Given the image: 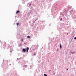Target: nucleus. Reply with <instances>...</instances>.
Returning a JSON list of instances; mask_svg holds the SVG:
<instances>
[{"instance_id": "obj_1", "label": "nucleus", "mask_w": 76, "mask_h": 76, "mask_svg": "<svg viewBox=\"0 0 76 76\" xmlns=\"http://www.w3.org/2000/svg\"><path fill=\"white\" fill-rule=\"evenodd\" d=\"M72 9V7L71 6H69V5L68 7L66 8V10H64L63 12L64 14H67V12L69 11V10H70Z\"/></svg>"}, {"instance_id": "obj_2", "label": "nucleus", "mask_w": 76, "mask_h": 76, "mask_svg": "<svg viewBox=\"0 0 76 76\" xmlns=\"http://www.w3.org/2000/svg\"><path fill=\"white\" fill-rule=\"evenodd\" d=\"M6 46V42H3L2 44V47L3 48L5 49V47Z\"/></svg>"}, {"instance_id": "obj_3", "label": "nucleus", "mask_w": 76, "mask_h": 76, "mask_svg": "<svg viewBox=\"0 0 76 76\" xmlns=\"http://www.w3.org/2000/svg\"><path fill=\"white\" fill-rule=\"evenodd\" d=\"M22 53H25V52L26 51V49L25 48H23L22 49Z\"/></svg>"}, {"instance_id": "obj_4", "label": "nucleus", "mask_w": 76, "mask_h": 76, "mask_svg": "<svg viewBox=\"0 0 76 76\" xmlns=\"http://www.w3.org/2000/svg\"><path fill=\"white\" fill-rule=\"evenodd\" d=\"M45 27V26L44 25H43V26H42V27H40V29H44V28Z\"/></svg>"}, {"instance_id": "obj_5", "label": "nucleus", "mask_w": 76, "mask_h": 76, "mask_svg": "<svg viewBox=\"0 0 76 76\" xmlns=\"http://www.w3.org/2000/svg\"><path fill=\"white\" fill-rule=\"evenodd\" d=\"M75 53H76V52L75 51L72 52V50H71L70 51V53L71 54H75Z\"/></svg>"}, {"instance_id": "obj_6", "label": "nucleus", "mask_w": 76, "mask_h": 76, "mask_svg": "<svg viewBox=\"0 0 76 76\" xmlns=\"http://www.w3.org/2000/svg\"><path fill=\"white\" fill-rule=\"evenodd\" d=\"M73 18L74 19L75 21H76V15H75L74 16Z\"/></svg>"}, {"instance_id": "obj_7", "label": "nucleus", "mask_w": 76, "mask_h": 76, "mask_svg": "<svg viewBox=\"0 0 76 76\" xmlns=\"http://www.w3.org/2000/svg\"><path fill=\"white\" fill-rule=\"evenodd\" d=\"M29 50V48L28 47H27L26 48V51L27 53H28V50Z\"/></svg>"}, {"instance_id": "obj_8", "label": "nucleus", "mask_w": 76, "mask_h": 76, "mask_svg": "<svg viewBox=\"0 0 76 76\" xmlns=\"http://www.w3.org/2000/svg\"><path fill=\"white\" fill-rule=\"evenodd\" d=\"M74 10H73V9H72L71 10H70L69 11L70 13H72V12H74Z\"/></svg>"}, {"instance_id": "obj_9", "label": "nucleus", "mask_w": 76, "mask_h": 76, "mask_svg": "<svg viewBox=\"0 0 76 76\" xmlns=\"http://www.w3.org/2000/svg\"><path fill=\"white\" fill-rule=\"evenodd\" d=\"M57 28L58 30V31H60L61 30V28H60V27H57Z\"/></svg>"}, {"instance_id": "obj_10", "label": "nucleus", "mask_w": 76, "mask_h": 76, "mask_svg": "<svg viewBox=\"0 0 76 76\" xmlns=\"http://www.w3.org/2000/svg\"><path fill=\"white\" fill-rule=\"evenodd\" d=\"M29 4L28 7H30L31 6V5L32 4V3H29L28 4V5Z\"/></svg>"}, {"instance_id": "obj_11", "label": "nucleus", "mask_w": 76, "mask_h": 76, "mask_svg": "<svg viewBox=\"0 0 76 76\" xmlns=\"http://www.w3.org/2000/svg\"><path fill=\"white\" fill-rule=\"evenodd\" d=\"M59 48H60V49H61V48H62V46H61V44L60 45Z\"/></svg>"}, {"instance_id": "obj_12", "label": "nucleus", "mask_w": 76, "mask_h": 76, "mask_svg": "<svg viewBox=\"0 0 76 76\" xmlns=\"http://www.w3.org/2000/svg\"><path fill=\"white\" fill-rule=\"evenodd\" d=\"M20 13V11L19 10L17 11L16 12L17 14V13Z\"/></svg>"}, {"instance_id": "obj_13", "label": "nucleus", "mask_w": 76, "mask_h": 76, "mask_svg": "<svg viewBox=\"0 0 76 76\" xmlns=\"http://www.w3.org/2000/svg\"><path fill=\"white\" fill-rule=\"evenodd\" d=\"M32 12V10H30V12H29L30 13H31Z\"/></svg>"}, {"instance_id": "obj_14", "label": "nucleus", "mask_w": 76, "mask_h": 76, "mask_svg": "<svg viewBox=\"0 0 76 76\" xmlns=\"http://www.w3.org/2000/svg\"><path fill=\"white\" fill-rule=\"evenodd\" d=\"M21 7V6L20 5H19L18 6V9L19 10L20 8Z\"/></svg>"}, {"instance_id": "obj_15", "label": "nucleus", "mask_w": 76, "mask_h": 76, "mask_svg": "<svg viewBox=\"0 0 76 76\" xmlns=\"http://www.w3.org/2000/svg\"><path fill=\"white\" fill-rule=\"evenodd\" d=\"M35 35H37L38 34V33L37 32H35L34 33Z\"/></svg>"}, {"instance_id": "obj_16", "label": "nucleus", "mask_w": 76, "mask_h": 76, "mask_svg": "<svg viewBox=\"0 0 76 76\" xmlns=\"http://www.w3.org/2000/svg\"><path fill=\"white\" fill-rule=\"evenodd\" d=\"M55 7V10H56V9H57V7Z\"/></svg>"}, {"instance_id": "obj_17", "label": "nucleus", "mask_w": 76, "mask_h": 76, "mask_svg": "<svg viewBox=\"0 0 76 76\" xmlns=\"http://www.w3.org/2000/svg\"><path fill=\"white\" fill-rule=\"evenodd\" d=\"M39 45H36V47H37V49H38V47H39Z\"/></svg>"}, {"instance_id": "obj_18", "label": "nucleus", "mask_w": 76, "mask_h": 76, "mask_svg": "<svg viewBox=\"0 0 76 76\" xmlns=\"http://www.w3.org/2000/svg\"><path fill=\"white\" fill-rule=\"evenodd\" d=\"M17 26H18L19 25V22L18 23H16Z\"/></svg>"}, {"instance_id": "obj_19", "label": "nucleus", "mask_w": 76, "mask_h": 76, "mask_svg": "<svg viewBox=\"0 0 76 76\" xmlns=\"http://www.w3.org/2000/svg\"><path fill=\"white\" fill-rule=\"evenodd\" d=\"M27 38H31V37H30V36H27Z\"/></svg>"}, {"instance_id": "obj_20", "label": "nucleus", "mask_w": 76, "mask_h": 76, "mask_svg": "<svg viewBox=\"0 0 76 76\" xmlns=\"http://www.w3.org/2000/svg\"><path fill=\"white\" fill-rule=\"evenodd\" d=\"M23 67H27V65H25L23 66Z\"/></svg>"}, {"instance_id": "obj_21", "label": "nucleus", "mask_w": 76, "mask_h": 76, "mask_svg": "<svg viewBox=\"0 0 76 76\" xmlns=\"http://www.w3.org/2000/svg\"><path fill=\"white\" fill-rule=\"evenodd\" d=\"M59 50V49H58V48L56 50L57 52H58V51Z\"/></svg>"}, {"instance_id": "obj_22", "label": "nucleus", "mask_w": 76, "mask_h": 76, "mask_svg": "<svg viewBox=\"0 0 76 76\" xmlns=\"http://www.w3.org/2000/svg\"><path fill=\"white\" fill-rule=\"evenodd\" d=\"M10 60H8L7 61L8 63H10Z\"/></svg>"}, {"instance_id": "obj_23", "label": "nucleus", "mask_w": 76, "mask_h": 76, "mask_svg": "<svg viewBox=\"0 0 76 76\" xmlns=\"http://www.w3.org/2000/svg\"><path fill=\"white\" fill-rule=\"evenodd\" d=\"M35 47V45H32L31 47V48H33V47Z\"/></svg>"}, {"instance_id": "obj_24", "label": "nucleus", "mask_w": 76, "mask_h": 76, "mask_svg": "<svg viewBox=\"0 0 76 76\" xmlns=\"http://www.w3.org/2000/svg\"><path fill=\"white\" fill-rule=\"evenodd\" d=\"M60 21H62L63 20V18H60Z\"/></svg>"}, {"instance_id": "obj_25", "label": "nucleus", "mask_w": 76, "mask_h": 76, "mask_svg": "<svg viewBox=\"0 0 76 76\" xmlns=\"http://www.w3.org/2000/svg\"><path fill=\"white\" fill-rule=\"evenodd\" d=\"M34 56H36V55H37V53H34L33 54Z\"/></svg>"}, {"instance_id": "obj_26", "label": "nucleus", "mask_w": 76, "mask_h": 76, "mask_svg": "<svg viewBox=\"0 0 76 76\" xmlns=\"http://www.w3.org/2000/svg\"><path fill=\"white\" fill-rule=\"evenodd\" d=\"M44 76H47V74H44Z\"/></svg>"}, {"instance_id": "obj_27", "label": "nucleus", "mask_w": 76, "mask_h": 76, "mask_svg": "<svg viewBox=\"0 0 76 76\" xmlns=\"http://www.w3.org/2000/svg\"><path fill=\"white\" fill-rule=\"evenodd\" d=\"M21 41H22V42H23V38L21 39Z\"/></svg>"}, {"instance_id": "obj_28", "label": "nucleus", "mask_w": 76, "mask_h": 76, "mask_svg": "<svg viewBox=\"0 0 76 76\" xmlns=\"http://www.w3.org/2000/svg\"><path fill=\"white\" fill-rule=\"evenodd\" d=\"M21 59V58H17V61H18V60H19V59Z\"/></svg>"}, {"instance_id": "obj_29", "label": "nucleus", "mask_w": 76, "mask_h": 76, "mask_svg": "<svg viewBox=\"0 0 76 76\" xmlns=\"http://www.w3.org/2000/svg\"><path fill=\"white\" fill-rule=\"evenodd\" d=\"M56 74V73L54 72V71H53V75H54Z\"/></svg>"}, {"instance_id": "obj_30", "label": "nucleus", "mask_w": 76, "mask_h": 76, "mask_svg": "<svg viewBox=\"0 0 76 76\" xmlns=\"http://www.w3.org/2000/svg\"><path fill=\"white\" fill-rule=\"evenodd\" d=\"M74 39H75L76 40V37L74 38Z\"/></svg>"}, {"instance_id": "obj_31", "label": "nucleus", "mask_w": 76, "mask_h": 76, "mask_svg": "<svg viewBox=\"0 0 76 76\" xmlns=\"http://www.w3.org/2000/svg\"><path fill=\"white\" fill-rule=\"evenodd\" d=\"M28 15H30V13L29 12H28Z\"/></svg>"}, {"instance_id": "obj_32", "label": "nucleus", "mask_w": 76, "mask_h": 76, "mask_svg": "<svg viewBox=\"0 0 76 76\" xmlns=\"http://www.w3.org/2000/svg\"><path fill=\"white\" fill-rule=\"evenodd\" d=\"M36 22V20H35L33 22V23H35V22Z\"/></svg>"}, {"instance_id": "obj_33", "label": "nucleus", "mask_w": 76, "mask_h": 76, "mask_svg": "<svg viewBox=\"0 0 76 76\" xmlns=\"http://www.w3.org/2000/svg\"><path fill=\"white\" fill-rule=\"evenodd\" d=\"M19 46H21L22 45H21V44H20V45L19 44Z\"/></svg>"}, {"instance_id": "obj_34", "label": "nucleus", "mask_w": 76, "mask_h": 76, "mask_svg": "<svg viewBox=\"0 0 76 76\" xmlns=\"http://www.w3.org/2000/svg\"><path fill=\"white\" fill-rule=\"evenodd\" d=\"M38 18H37V19H36L35 20H36V21H37V20H38Z\"/></svg>"}, {"instance_id": "obj_35", "label": "nucleus", "mask_w": 76, "mask_h": 76, "mask_svg": "<svg viewBox=\"0 0 76 76\" xmlns=\"http://www.w3.org/2000/svg\"><path fill=\"white\" fill-rule=\"evenodd\" d=\"M24 44L26 45V43H25V42H24Z\"/></svg>"}, {"instance_id": "obj_36", "label": "nucleus", "mask_w": 76, "mask_h": 76, "mask_svg": "<svg viewBox=\"0 0 76 76\" xmlns=\"http://www.w3.org/2000/svg\"><path fill=\"white\" fill-rule=\"evenodd\" d=\"M69 69H66V70H68Z\"/></svg>"}, {"instance_id": "obj_37", "label": "nucleus", "mask_w": 76, "mask_h": 76, "mask_svg": "<svg viewBox=\"0 0 76 76\" xmlns=\"http://www.w3.org/2000/svg\"><path fill=\"white\" fill-rule=\"evenodd\" d=\"M50 1H53V0H50Z\"/></svg>"}, {"instance_id": "obj_38", "label": "nucleus", "mask_w": 76, "mask_h": 76, "mask_svg": "<svg viewBox=\"0 0 76 76\" xmlns=\"http://www.w3.org/2000/svg\"><path fill=\"white\" fill-rule=\"evenodd\" d=\"M49 72H51V70H49Z\"/></svg>"}, {"instance_id": "obj_39", "label": "nucleus", "mask_w": 76, "mask_h": 76, "mask_svg": "<svg viewBox=\"0 0 76 76\" xmlns=\"http://www.w3.org/2000/svg\"><path fill=\"white\" fill-rule=\"evenodd\" d=\"M9 48V46L8 47V48Z\"/></svg>"}, {"instance_id": "obj_40", "label": "nucleus", "mask_w": 76, "mask_h": 76, "mask_svg": "<svg viewBox=\"0 0 76 76\" xmlns=\"http://www.w3.org/2000/svg\"><path fill=\"white\" fill-rule=\"evenodd\" d=\"M12 50H10V52H12Z\"/></svg>"}, {"instance_id": "obj_41", "label": "nucleus", "mask_w": 76, "mask_h": 76, "mask_svg": "<svg viewBox=\"0 0 76 76\" xmlns=\"http://www.w3.org/2000/svg\"><path fill=\"white\" fill-rule=\"evenodd\" d=\"M48 62H49V61H48Z\"/></svg>"}, {"instance_id": "obj_42", "label": "nucleus", "mask_w": 76, "mask_h": 76, "mask_svg": "<svg viewBox=\"0 0 76 76\" xmlns=\"http://www.w3.org/2000/svg\"><path fill=\"white\" fill-rule=\"evenodd\" d=\"M23 70H25V69L23 68Z\"/></svg>"}, {"instance_id": "obj_43", "label": "nucleus", "mask_w": 76, "mask_h": 76, "mask_svg": "<svg viewBox=\"0 0 76 76\" xmlns=\"http://www.w3.org/2000/svg\"><path fill=\"white\" fill-rule=\"evenodd\" d=\"M68 34H68V33H67V35H68Z\"/></svg>"}, {"instance_id": "obj_44", "label": "nucleus", "mask_w": 76, "mask_h": 76, "mask_svg": "<svg viewBox=\"0 0 76 76\" xmlns=\"http://www.w3.org/2000/svg\"><path fill=\"white\" fill-rule=\"evenodd\" d=\"M10 66H11V64H10L9 65V66H10Z\"/></svg>"}, {"instance_id": "obj_45", "label": "nucleus", "mask_w": 76, "mask_h": 76, "mask_svg": "<svg viewBox=\"0 0 76 76\" xmlns=\"http://www.w3.org/2000/svg\"><path fill=\"white\" fill-rule=\"evenodd\" d=\"M4 60H3V61H4Z\"/></svg>"}, {"instance_id": "obj_46", "label": "nucleus", "mask_w": 76, "mask_h": 76, "mask_svg": "<svg viewBox=\"0 0 76 76\" xmlns=\"http://www.w3.org/2000/svg\"><path fill=\"white\" fill-rule=\"evenodd\" d=\"M15 23H14V25H15Z\"/></svg>"}, {"instance_id": "obj_47", "label": "nucleus", "mask_w": 76, "mask_h": 76, "mask_svg": "<svg viewBox=\"0 0 76 76\" xmlns=\"http://www.w3.org/2000/svg\"><path fill=\"white\" fill-rule=\"evenodd\" d=\"M24 0H22V1H23Z\"/></svg>"}, {"instance_id": "obj_48", "label": "nucleus", "mask_w": 76, "mask_h": 76, "mask_svg": "<svg viewBox=\"0 0 76 76\" xmlns=\"http://www.w3.org/2000/svg\"><path fill=\"white\" fill-rule=\"evenodd\" d=\"M50 24L49 25V26H50Z\"/></svg>"}, {"instance_id": "obj_49", "label": "nucleus", "mask_w": 76, "mask_h": 76, "mask_svg": "<svg viewBox=\"0 0 76 76\" xmlns=\"http://www.w3.org/2000/svg\"><path fill=\"white\" fill-rule=\"evenodd\" d=\"M48 45H50L49 44H48Z\"/></svg>"}, {"instance_id": "obj_50", "label": "nucleus", "mask_w": 76, "mask_h": 76, "mask_svg": "<svg viewBox=\"0 0 76 76\" xmlns=\"http://www.w3.org/2000/svg\"><path fill=\"white\" fill-rule=\"evenodd\" d=\"M31 15H32V14H31Z\"/></svg>"}, {"instance_id": "obj_51", "label": "nucleus", "mask_w": 76, "mask_h": 76, "mask_svg": "<svg viewBox=\"0 0 76 76\" xmlns=\"http://www.w3.org/2000/svg\"><path fill=\"white\" fill-rule=\"evenodd\" d=\"M30 67H31V66H30Z\"/></svg>"}, {"instance_id": "obj_52", "label": "nucleus", "mask_w": 76, "mask_h": 76, "mask_svg": "<svg viewBox=\"0 0 76 76\" xmlns=\"http://www.w3.org/2000/svg\"><path fill=\"white\" fill-rule=\"evenodd\" d=\"M42 1H43V0H42Z\"/></svg>"}, {"instance_id": "obj_53", "label": "nucleus", "mask_w": 76, "mask_h": 76, "mask_svg": "<svg viewBox=\"0 0 76 76\" xmlns=\"http://www.w3.org/2000/svg\"><path fill=\"white\" fill-rule=\"evenodd\" d=\"M58 6H60V5H59Z\"/></svg>"}, {"instance_id": "obj_54", "label": "nucleus", "mask_w": 76, "mask_h": 76, "mask_svg": "<svg viewBox=\"0 0 76 76\" xmlns=\"http://www.w3.org/2000/svg\"><path fill=\"white\" fill-rule=\"evenodd\" d=\"M75 51H76V50H75Z\"/></svg>"}, {"instance_id": "obj_55", "label": "nucleus", "mask_w": 76, "mask_h": 76, "mask_svg": "<svg viewBox=\"0 0 76 76\" xmlns=\"http://www.w3.org/2000/svg\"><path fill=\"white\" fill-rule=\"evenodd\" d=\"M1 66H2V65H1Z\"/></svg>"}]
</instances>
